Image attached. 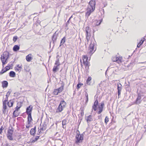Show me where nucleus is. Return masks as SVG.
I'll list each match as a JSON object with an SVG mask.
<instances>
[{
    "instance_id": "obj_1",
    "label": "nucleus",
    "mask_w": 146,
    "mask_h": 146,
    "mask_svg": "<svg viewBox=\"0 0 146 146\" xmlns=\"http://www.w3.org/2000/svg\"><path fill=\"white\" fill-rule=\"evenodd\" d=\"M9 58V53L7 52H5L1 55V60L2 62L3 68L4 65L7 62V60Z\"/></svg>"
},
{
    "instance_id": "obj_2",
    "label": "nucleus",
    "mask_w": 146,
    "mask_h": 146,
    "mask_svg": "<svg viewBox=\"0 0 146 146\" xmlns=\"http://www.w3.org/2000/svg\"><path fill=\"white\" fill-rule=\"evenodd\" d=\"M96 45V41L94 39L91 41V43L88 49V53L91 54H93L96 50V48L95 49Z\"/></svg>"
},
{
    "instance_id": "obj_3",
    "label": "nucleus",
    "mask_w": 146,
    "mask_h": 146,
    "mask_svg": "<svg viewBox=\"0 0 146 146\" xmlns=\"http://www.w3.org/2000/svg\"><path fill=\"white\" fill-rule=\"evenodd\" d=\"M66 103L64 100H62L59 105L58 107L56 109V113H58L61 112L66 106Z\"/></svg>"
},
{
    "instance_id": "obj_4",
    "label": "nucleus",
    "mask_w": 146,
    "mask_h": 146,
    "mask_svg": "<svg viewBox=\"0 0 146 146\" xmlns=\"http://www.w3.org/2000/svg\"><path fill=\"white\" fill-rule=\"evenodd\" d=\"M83 136L84 135L83 134H80L79 133H77L76 136V143H78L82 142L83 139Z\"/></svg>"
},
{
    "instance_id": "obj_5",
    "label": "nucleus",
    "mask_w": 146,
    "mask_h": 146,
    "mask_svg": "<svg viewBox=\"0 0 146 146\" xmlns=\"http://www.w3.org/2000/svg\"><path fill=\"white\" fill-rule=\"evenodd\" d=\"M96 2L95 0H91L89 3V5L87 7L91 9H92V11H94L95 8Z\"/></svg>"
},
{
    "instance_id": "obj_6",
    "label": "nucleus",
    "mask_w": 146,
    "mask_h": 146,
    "mask_svg": "<svg viewBox=\"0 0 146 146\" xmlns=\"http://www.w3.org/2000/svg\"><path fill=\"white\" fill-rule=\"evenodd\" d=\"M85 31L86 33V39L88 41L90 37L91 36L90 34V32L91 31V30L89 27H86L85 29Z\"/></svg>"
},
{
    "instance_id": "obj_7",
    "label": "nucleus",
    "mask_w": 146,
    "mask_h": 146,
    "mask_svg": "<svg viewBox=\"0 0 146 146\" xmlns=\"http://www.w3.org/2000/svg\"><path fill=\"white\" fill-rule=\"evenodd\" d=\"M88 57L86 56H83V63L85 66V67L88 66V69L89 68V66L90 64L89 62L88 61Z\"/></svg>"
},
{
    "instance_id": "obj_8",
    "label": "nucleus",
    "mask_w": 146,
    "mask_h": 146,
    "mask_svg": "<svg viewBox=\"0 0 146 146\" xmlns=\"http://www.w3.org/2000/svg\"><path fill=\"white\" fill-rule=\"evenodd\" d=\"M104 106V102H102L100 104V105L98 106L99 111L97 113L99 114H100L103 110V108Z\"/></svg>"
},
{
    "instance_id": "obj_9",
    "label": "nucleus",
    "mask_w": 146,
    "mask_h": 146,
    "mask_svg": "<svg viewBox=\"0 0 146 146\" xmlns=\"http://www.w3.org/2000/svg\"><path fill=\"white\" fill-rule=\"evenodd\" d=\"M33 109V106L30 105L26 108V113L27 115L31 114Z\"/></svg>"
},
{
    "instance_id": "obj_10",
    "label": "nucleus",
    "mask_w": 146,
    "mask_h": 146,
    "mask_svg": "<svg viewBox=\"0 0 146 146\" xmlns=\"http://www.w3.org/2000/svg\"><path fill=\"white\" fill-rule=\"evenodd\" d=\"M141 94H138V96L136 100L134 103L135 104H140L141 101Z\"/></svg>"
},
{
    "instance_id": "obj_11",
    "label": "nucleus",
    "mask_w": 146,
    "mask_h": 146,
    "mask_svg": "<svg viewBox=\"0 0 146 146\" xmlns=\"http://www.w3.org/2000/svg\"><path fill=\"white\" fill-rule=\"evenodd\" d=\"M121 58L115 56L113 57L112 60L113 62H116L118 63L121 62Z\"/></svg>"
},
{
    "instance_id": "obj_12",
    "label": "nucleus",
    "mask_w": 146,
    "mask_h": 146,
    "mask_svg": "<svg viewBox=\"0 0 146 146\" xmlns=\"http://www.w3.org/2000/svg\"><path fill=\"white\" fill-rule=\"evenodd\" d=\"M117 90H118V95L119 96L121 94L122 88V85L120 83H118L117 84Z\"/></svg>"
},
{
    "instance_id": "obj_13",
    "label": "nucleus",
    "mask_w": 146,
    "mask_h": 146,
    "mask_svg": "<svg viewBox=\"0 0 146 146\" xmlns=\"http://www.w3.org/2000/svg\"><path fill=\"white\" fill-rule=\"evenodd\" d=\"M87 11L86 13L85 16L86 17H87L88 18L91 13L94 11H92V9H90L89 7H87Z\"/></svg>"
},
{
    "instance_id": "obj_14",
    "label": "nucleus",
    "mask_w": 146,
    "mask_h": 146,
    "mask_svg": "<svg viewBox=\"0 0 146 146\" xmlns=\"http://www.w3.org/2000/svg\"><path fill=\"white\" fill-rule=\"evenodd\" d=\"M98 104V102L97 99L96 100L94 103V105L92 106V109H93L94 111H96L97 110V106Z\"/></svg>"
},
{
    "instance_id": "obj_15",
    "label": "nucleus",
    "mask_w": 146,
    "mask_h": 146,
    "mask_svg": "<svg viewBox=\"0 0 146 146\" xmlns=\"http://www.w3.org/2000/svg\"><path fill=\"white\" fill-rule=\"evenodd\" d=\"M57 36L58 34L56 33V32H55L52 37V39L53 44H54V42L56 41L57 37Z\"/></svg>"
},
{
    "instance_id": "obj_16",
    "label": "nucleus",
    "mask_w": 146,
    "mask_h": 146,
    "mask_svg": "<svg viewBox=\"0 0 146 146\" xmlns=\"http://www.w3.org/2000/svg\"><path fill=\"white\" fill-rule=\"evenodd\" d=\"M36 131V126H35V127L31 129L30 131V133L33 136H34L35 134V133Z\"/></svg>"
},
{
    "instance_id": "obj_17",
    "label": "nucleus",
    "mask_w": 146,
    "mask_h": 146,
    "mask_svg": "<svg viewBox=\"0 0 146 146\" xmlns=\"http://www.w3.org/2000/svg\"><path fill=\"white\" fill-rule=\"evenodd\" d=\"M64 84H62L61 86H60V88L56 89L57 90V91H58V92L59 93L61 92L63 90L64 88Z\"/></svg>"
},
{
    "instance_id": "obj_18",
    "label": "nucleus",
    "mask_w": 146,
    "mask_h": 146,
    "mask_svg": "<svg viewBox=\"0 0 146 146\" xmlns=\"http://www.w3.org/2000/svg\"><path fill=\"white\" fill-rule=\"evenodd\" d=\"M8 85V82L6 81H4L2 82V86L3 88H6Z\"/></svg>"
},
{
    "instance_id": "obj_19",
    "label": "nucleus",
    "mask_w": 146,
    "mask_h": 146,
    "mask_svg": "<svg viewBox=\"0 0 146 146\" xmlns=\"http://www.w3.org/2000/svg\"><path fill=\"white\" fill-rule=\"evenodd\" d=\"M33 120L31 114L28 115L27 122H28L29 123H31Z\"/></svg>"
},
{
    "instance_id": "obj_20",
    "label": "nucleus",
    "mask_w": 146,
    "mask_h": 146,
    "mask_svg": "<svg viewBox=\"0 0 146 146\" xmlns=\"http://www.w3.org/2000/svg\"><path fill=\"white\" fill-rule=\"evenodd\" d=\"M87 118V119H86V121L88 123H89L93 120L92 116L91 115H90L88 116Z\"/></svg>"
},
{
    "instance_id": "obj_21",
    "label": "nucleus",
    "mask_w": 146,
    "mask_h": 146,
    "mask_svg": "<svg viewBox=\"0 0 146 146\" xmlns=\"http://www.w3.org/2000/svg\"><path fill=\"white\" fill-rule=\"evenodd\" d=\"M31 54H29L26 56V59L28 62H30L32 59V58L31 56Z\"/></svg>"
},
{
    "instance_id": "obj_22",
    "label": "nucleus",
    "mask_w": 146,
    "mask_h": 146,
    "mask_svg": "<svg viewBox=\"0 0 146 146\" xmlns=\"http://www.w3.org/2000/svg\"><path fill=\"white\" fill-rule=\"evenodd\" d=\"M15 75V73L13 71H11L9 73V76L11 77H14Z\"/></svg>"
},
{
    "instance_id": "obj_23",
    "label": "nucleus",
    "mask_w": 146,
    "mask_h": 146,
    "mask_svg": "<svg viewBox=\"0 0 146 146\" xmlns=\"http://www.w3.org/2000/svg\"><path fill=\"white\" fill-rule=\"evenodd\" d=\"M13 100H11L7 102V105L9 107H11L13 106Z\"/></svg>"
},
{
    "instance_id": "obj_24",
    "label": "nucleus",
    "mask_w": 146,
    "mask_h": 146,
    "mask_svg": "<svg viewBox=\"0 0 146 146\" xmlns=\"http://www.w3.org/2000/svg\"><path fill=\"white\" fill-rule=\"evenodd\" d=\"M19 46L18 45H15L13 48V50L14 51H17L19 49Z\"/></svg>"
},
{
    "instance_id": "obj_25",
    "label": "nucleus",
    "mask_w": 146,
    "mask_h": 146,
    "mask_svg": "<svg viewBox=\"0 0 146 146\" xmlns=\"http://www.w3.org/2000/svg\"><path fill=\"white\" fill-rule=\"evenodd\" d=\"M102 19H100V20L98 21L96 20L94 22L95 23V25L96 26H98L101 23V22H102Z\"/></svg>"
},
{
    "instance_id": "obj_26",
    "label": "nucleus",
    "mask_w": 146,
    "mask_h": 146,
    "mask_svg": "<svg viewBox=\"0 0 146 146\" xmlns=\"http://www.w3.org/2000/svg\"><path fill=\"white\" fill-rule=\"evenodd\" d=\"M17 67L18 68H16L15 69V70L16 71H19V72H20L22 70V67L21 65L20 66L19 64H18L17 65Z\"/></svg>"
},
{
    "instance_id": "obj_27",
    "label": "nucleus",
    "mask_w": 146,
    "mask_h": 146,
    "mask_svg": "<svg viewBox=\"0 0 146 146\" xmlns=\"http://www.w3.org/2000/svg\"><path fill=\"white\" fill-rule=\"evenodd\" d=\"M13 134H7V136L8 139L10 140H12L13 138L12 137Z\"/></svg>"
},
{
    "instance_id": "obj_28",
    "label": "nucleus",
    "mask_w": 146,
    "mask_h": 146,
    "mask_svg": "<svg viewBox=\"0 0 146 146\" xmlns=\"http://www.w3.org/2000/svg\"><path fill=\"white\" fill-rule=\"evenodd\" d=\"M66 40L65 37H64L61 40L60 44L59 46H61L65 42Z\"/></svg>"
},
{
    "instance_id": "obj_29",
    "label": "nucleus",
    "mask_w": 146,
    "mask_h": 146,
    "mask_svg": "<svg viewBox=\"0 0 146 146\" xmlns=\"http://www.w3.org/2000/svg\"><path fill=\"white\" fill-rule=\"evenodd\" d=\"M7 106L6 105H3V113L4 114H5L6 113V110L7 109Z\"/></svg>"
},
{
    "instance_id": "obj_30",
    "label": "nucleus",
    "mask_w": 146,
    "mask_h": 146,
    "mask_svg": "<svg viewBox=\"0 0 146 146\" xmlns=\"http://www.w3.org/2000/svg\"><path fill=\"white\" fill-rule=\"evenodd\" d=\"M92 80V78L90 77H89L86 80L87 84L88 85H90L91 84V81Z\"/></svg>"
},
{
    "instance_id": "obj_31",
    "label": "nucleus",
    "mask_w": 146,
    "mask_h": 146,
    "mask_svg": "<svg viewBox=\"0 0 146 146\" xmlns=\"http://www.w3.org/2000/svg\"><path fill=\"white\" fill-rule=\"evenodd\" d=\"M11 129H9L8 130L7 134H13V130L12 129V127H11Z\"/></svg>"
},
{
    "instance_id": "obj_32",
    "label": "nucleus",
    "mask_w": 146,
    "mask_h": 146,
    "mask_svg": "<svg viewBox=\"0 0 146 146\" xmlns=\"http://www.w3.org/2000/svg\"><path fill=\"white\" fill-rule=\"evenodd\" d=\"M58 66H54V67L53 68L52 70L53 72L54 73L56 72L57 70L58 69Z\"/></svg>"
},
{
    "instance_id": "obj_33",
    "label": "nucleus",
    "mask_w": 146,
    "mask_h": 146,
    "mask_svg": "<svg viewBox=\"0 0 146 146\" xmlns=\"http://www.w3.org/2000/svg\"><path fill=\"white\" fill-rule=\"evenodd\" d=\"M54 64L56 65V66H58L60 65V63L59 61V60L58 58L55 61Z\"/></svg>"
},
{
    "instance_id": "obj_34",
    "label": "nucleus",
    "mask_w": 146,
    "mask_h": 146,
    "mask_svg": "<svg viewBox=\"0 0 146 146\" xmlns=\"http://www.w3.org/2000/svg\"><path fill=\"white\" fill-rule=\"evenodd\" d=\"M67 120L66 119H63L62 121V127L64 128V126L66 125V124Z\"/></svg>"
},
{
    "instance_id": "obj_35",
    "label": "nucleus",
    "mask_w": 146,
    "mask_h": 146,
    "mask_svg": "<svg viewBox=\"0 0 146 146\" xmlns=\"http://www.w3.org/2000/svg\"><path fill=\"white\" fill-rule=\"evenodd\" d=\"M17 111H14L13 113V117H17L19 115V114L17 113Z\"/></svg>"
},
{
    "instance_id": "obj_36",
    "label": "nucleus",
    "mask_w": 146,
    "mask_h": 146,
    "mask_svg": "<svg viewBox=\"0 0 146 146\" xmlns=\"http://www.w3.org/2000/svg\"><path fill=\"white\" fill-rule=\"evenodd\" d=\"M83 85V84L81 83L78 84L76 86V88L77 89H78L82 85Z\"/></svg>"
},
{
    "instance_id": "obj_37",
    "label": "nucleus",
    "mask_w": 146,
    "mask_h": 146,
    "mask_svg": "<svg viewBox=\"0 0 146 146\" xmlns=\"http://www.w3.org/2000/svg\"><path fill=\"white\" fill-rule=\"evenodd\" d=\"M59 93L57 91V90L56 89H54V92L53 94L54 95H56L58 94Z\"/></svg>"
},
{
    "instance_id": "obj_38",
    "label": "nucleus",
    "mask_w": 146,
    "mask_h": 146,
    "mask_svg": "<svg viewBox=\"0 0 146 146\" xmlns=\"http://www.w3.org/2000/svg\"><path fill=\"white\" fill-rule=\"evenodd\" d=\"M11 92V89L9 90V91L7 92V94L6 95V96L9 97Z\"/></svg>"
},
{
    "instance_id": "obj_39",
    "label": "nucleus",
    "mask_w": 146,
    "mask_h": 146,
    "mask_svg": "<svg viewBox=\"0 0 146 146\" xmlns=\"http://www.w3.org/2000/svg\"><path fill=\"white\" fill-rule=\"evenodd\" d=\"M145 40V38H143V40L142 41V42H141V43L140 44H139L138 43V44H137V47L138 48H139L140 46L143 44L144 41Z\"/></svg>"
},
{
    "instance_id": "obj_40",
    "label": "nucleus",
    "mask_w": 146,
    "mask_h": 146,
    "mask_svg": "<svg viewBox=\"0 0 146 146\" xmlns=\"http://www.w3.org/2000/svg\"><path fill=\"white\" fill-rule=\"evenodd\" d=\"M109 119L108 118V116H106L105 118V123L106 124L107 122L108 121Z\"/></svg>"
},
{
    "instance_id": "obj_41",
    "label": "nucleus",
    "mask_w": 146,
    "mask_h": 146,
    "mask_svg": "<svg viewBox=\"0 0 146 146\" xmlns=\"http://www.w3.org/2000/svg\"><path fill=\"white\" fill-rule=\"evenodd\" d=\"M5 70L3 72H6L7 71L9 70L10 68V67H8V66H7L5 67Z\"/></svg>"
},
{
    "instance_id": "obj_42",
    "label": "nucleus",
    "mask_w": 146,
    "mask_h": 146,
    "mask_svg": "<svg viewBox=\"0 0 146 146\" xmlns=\"http://www.w3.org/2000/svg\"><path fill=\"white\" fill-rule=\"evenodd\" d=\"M4 129V128L3 127V126H1L0 128V134H2V131L3 129Z\"/></svg>"
},
{
    "instance_id": "obj_43",
    "label": "nucleus",
    "mask_w": 146,
    "mask_h": 146,
    "mask_svg": "<svg viewBox=\"0 0 146 146\" xmlns=\"http://www.w3.org/2000/svg\"><path fill=\"white\" fill-rule=\"evenodd\" d=\"M15 60V59H14V61H13V62L11 61V62H10L9 63L10 66L11 67H12L13 66V64Z\"/></svg>"
},
{
    "instance_id": "obj_44",
    "label": "nucleus",
    "mask_w": 146,
    "mask_h": 146,
    "mask_svg": "<svg viewBox=\"0 0 146 146\" xmlns=\"http://www.w3.org/2000/svg\"><path fill=\"white\" fill-rule=\"evenodd\" d=\"M31 123H28V122H27V124L26 125V128H29L30 127Z\"/></svg>"
},
{
    "instance_id": "obj_45",
    "label": "nucleus",
    "mask_w": 146,
    "mask_h": 146,
    "mask_svg": "<svg viewBox=\"0 0 146 146\" xmlns=\"http://www.w3.org/2000/svg\"><path fill=\"white\" fill-rule=\"evenodd\" d=\"M17 36H14L13 37V40L14 42H15L17 40Z\"/></svg>"
},
{
    "instance_id": "obj_46",
    "label": "nucleus",
    "mask_w": 146,
    "mask_h": 146,
    "mask_svg": "<svg viewBox=\"0 0 146 146\" xmlns=\"http://www.w3.org/2000/svg\"><path fill=\"white\" fill-rule=\"evenodd\" d=\"M18 106L20 108L21 106V102H18L17 103V106Z\"/></svg>"
},
{
    "instance_id": "obj_47",
    "label": "nucleus",
    "mask_w": 146,
    "mask_h": 146,
    "mask_svg": "<svg viewBox=\"0 0 146 146\" xmlns=\"http://www.w3.org/2000/svg\"><path fill=\"white\" fill-rule=\"evenodd\" d=\"M19 109V108L18 107V106H17L15 108V110L14 111H18Z\"/></svg>"
},
{
    "instance_id": "obj_48",
    "label": "nucleus",
    "mask_w": 146,
    "mask_h": 146,
    "mask_svg": "<svg viewBox=\"0 0 146 146\" xmlns=\"http://www.w3.org/2000/svg\"><path fill=\"white\" fill-rule=\"evenodd\" d=\"M78 41H79V43L80 44L81 43V38H80V37H79L78 40Z\"/></svg>"
},
{
    "instance_id": "obj_49",
    "label": "nucleus",
    "mask_w": 146,
    "mask_h": 146,
    "mask_svg": "<svg viewBox=\"0 0 146 146\" xmlns=\"http://www.w3.org/2000/svg\"><path fill=\"white\" fill-rule=\"evenodd\" d=\"M39 136H36L35 139V140L36 141L39 138Z\"/></svg>"
},
{
    "instance_id": "obj_50",
    "label": "nucleus",
    "mask_w": 146,
    "mask_h": 146,
    "mask_svg": "<svg viewBox=\"0 0 146 146\" xmlns=\"http://www.w3.org/2000/svg\"><path fill=\"white\" fill-rule=\"evenodd\" d=\"M103 4L104 5L103 7H106L107 5V2H105L104 3H103Z\"/></svg>"
},
{
    "instance_id": "obj_51",
    "label": "nucleus",
    "mask_w": 146,
    "mask_h": 146,
    "mask_svg": "<svg viewBox=\"0 0 146 146\" xmlns=\"http://www.w3.org/2000/svg\"><path fill=\"white\" fill-rule=\"evenodd\" d=\"M5 70H4V69H2L1 71V72H0V74H2L4 73L5 72H3Z\"/></svg>"
},
{
    "instance_id": "obj_52",
    "label": "nucleus",
    "mask_w": 146,
    "mask_h": 146,
    "mask_svg": "<svg viewBox=\"0 0 146 146\" xmlns=\"http://www.w3.org/2000/svg\"><path fill=\"white\" fill-rule=\"evenodd\" d=\"M69 20H68V21L66 23V27L67 26H68V24H69Z\"/></svg>"
},
{
    "instance_id": "obj_53",
    "label": "nucleus",
    "mask_w": 146,
    "mask_h": 146,
    "mask_svg": "<svg viewBox=\"0 0 146 146\" xmlns=\"http://www.w3.org/2000/svg\"><path fill=\"white\" fill-rule=\"evenodd\" d=\"M85 96L86 98L88 97V95L87 92L85 93Z\"/></svg>"
},
{
    "instance_id": "obj_54",
    "label": "nucleus",
    "mask_w": 146,
    "mask_h": 146,
    "mask_svg": "<svg viewBox=\"0 0 146 146\" xmlns=\"http://www.w3.org/2000/svg\"><path fill=\"white\" fill-rule=\"evenodd\" d=\"M7 102L6 100H4L3 102V105H4V104H5V105H6Z\"/></svg>"
},
{
    "instance_id": "obj_55",
    "label": "nucleus",
    "mask_w": 146,
    "mask_h": 146,
    "mask_svg": "<svg viewBox=\"0 0 146 146\" xmlns=\"http://www.w3.org/2000/svg\"><path fill=\"white\" fill-rule=\"evenodd\" d=\"M36 141L35 140V139H33L32 140V141H31V143H34Z\"/></svg>"
},
{
    "instance_id": "obj_56",
    "label": "nucleus",
    "mask_w": 146,
    "mask_h": 146,
    "mask_svg": "<svg viewBox=\"0 0 146 146\" xmlns=\"http://www.w3.org/2000/svg\"><path fill=\"white\" fill-rule=\"evenodd\" d=\"M143 39H142L140 41V42L139 43V44H140L141 43L142 41L143 40Z\"/></svg>"
},
{
    "instance_id": "obj_57",
    "label": "nucleus",
    "mask_w": 146,
    "mask_h": 146,
    "mask_svg": "<svg viewBox=\"0 0 146 146\" xmlns=\"http://www.w3.org/2000/svg\"><path fill=\"white\" fill-rule=\"evenodd\" d=\"M144 128L146 129L144 131V132H145L146 131V125H144Z\"/></svg>"
},
{
    "instance_id": "obj_58",
    "label": "nucleus",
    "mask_w": 146,
    "mask_h": 146,
    "mask_svg": "<svg viewBox=\"0 0 146 146\" xmlns=\"http://www.w3.org/2000/svg\"><path fill=\"white\" fill-rule=\"evenodd\" d=\"M8 97H6V98H5V100H6V101H7V100H8Z\"/></svg>"
},
{
    "instance_id": "obj_59",
    "label": "nucleus",
    "mask_w": 146,
    "mask_h": 146,
    "mask_svg": "<svg viewBox=\"0 0 146 146\" xmlns=\"http://www.w3.org/2000/svg\"><path fill=\"white\" fill-rule=\"evenodd\" d=\"M88 97L86 98V103L87 102H88Z\"/></svg>"
},
{
    "instance_id": "obj_60",
    "label": "nucleus",
    "mask_w": 146,
    "mask_h": 146,
    "mask_svg": "<svg viewBox=\"0 0 146 146\" xmlns=\"http://www.w3.org/2000/svg\"><path fill=\"white\" fill-rule=\"evenodd\" d=\"M83 115H84V113L82 112L81 113V116H82Z\"/></svg>"
},
{
    "instance_id": "obj_61",
    "label": "nucleus",
    "mask_w": 146,
    "mask_h": 146,
    "mask_svg": "<svg viewBox=\"0 0 146 146\" xmlns=\"http://www.w3.org/2000/svg\"><path fill=\"white\" fill-rule=\"evenodd\" d=\"M7 66H8V67H10V68L11 67L10 66V64L9 63L7 65Z\"/></svg>"
},
{
    "instance_id": "obj_62",
    "label": "nucleus",
    "mask_w": 146,
    "mask_h": 146,
    "mask_svg": "<svg viewBox=\"0 0 146 146\" xmlns=\"http://www.w3.org/2000/svg\"><path fill=\"white\" fill-rule=\"evenodd\" d=\"M72 17V16H71L69 18V19L68 20H70V19H71V18Z\"/></svg>"
},
{
    "instance_id": "obj_63",
    "label": "nucleus",
    "mask_w": 146,
    "mask_h": 146,
    "mask_svg": "<svg viewBox=\"0 0 146 146\" xmlns=\"http://www.w3.org/2000/svg\"><path fill=\"white\" fill-rule=\"evenodd\" d=\"M85 68L86 70H88V66H86V67H85Z\"/></svg>"
},
{
    "instance_id": "obj_64",
    "label": "nucleus",
    "mask_w": 146,
    "mask_h": 146,
    "mask_svg": "<svg viewBox=\"0 0 146 146\" xmlns=\"http://www.w3.org/2000/svg\"><path fill=\"white\" fill-rule=\"evenodd\" d=\"M59 56L58 55H57L56 57V58L58 59V57H59Z\"/></svg>"
}]
</instances>
